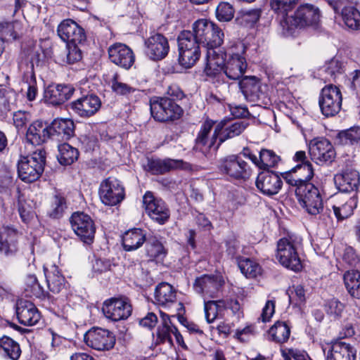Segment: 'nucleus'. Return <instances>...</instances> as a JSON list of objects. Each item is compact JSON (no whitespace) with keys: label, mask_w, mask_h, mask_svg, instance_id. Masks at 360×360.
Masks as SVG:
<instances>
[{"label":"nucleus","mask_w":360,"mask_h":360,"mask_svg":"<svg viewBox=\"0 0 360 360\" xmlns=\"http://www.w3.org/2000/svg\"><path fill=\"white\" fill-rule=\"evenodd\" d=\"M208 34L202 46L207 50L205 72L207 75H210L215 72L214 70H219L220 65L224 63V53H217L215 49L223 44L224 34L222 30L214 23Z\"/></svg>","instance_id":"7ed1b4c3"},{"label":"nucleus","mask_w":360,"mask_h":360,"mask_svg":"<svg viewBox=\"0 0 360 360\" xmlns=\"http://www.w3.org/2000/svg\"><path fill=\"white\" fill-rule=\"evenodd\" d=\"M302 240L295 234H288L277 242L276 258L285 268L298 272L302 269L299 255Z\"/></svg>","instance_id":"f03ea898"},{"label":"nucleus","mask_w":360,"mask_h":360,"mask_svg":"<svg viewBox=\"0 0 360 360\" xmlns=\"http://www.w3.org/2000/svg\"><path fill=\"white\" fill-rule=\"evenodd\" d=\"M357 206V198L356 194L349 198L344 204L340 206L333 205L334 214L338 220H343L348 218L353 214L354 210Z\"/></svg>","instance_id":"49530a36"},{"label":"nucleus","mask_w":360,"mask_h":360,"mask_svg":"<svg viewBox=\"0 0 360 360\" xmlns=\"http://www.w3.org/2000/svg\"><path fill=\"white\" fill-rule=\"evenodd\" d=\"M338 138L342 144L352 145L360 141V127H354L342 131L338 134Z\"/></svg>","instance_id":"864d4df0"},{"label":"nucleus","mask_w":360,"mask_h":360,"mask_svg":"<svg viewBox=\"0 0 360 360\" xmlns=\"http://www.w3.org/2000/svg\"><path fill=\"white\" fill-rule=\"evenodd\" d=\"M144 53L152 60L165 58L169 51V45L166 37L160 33H154L144 41Z\"/></svg>","instance_id":"f3484780"},{"label":"nucleus","mask_w":360,"mask_h":360,"mask_svg":"<svg viewBox=\"0 0 360 360\" xmlns=\"http://www.w3.org/2000/svg\"><path fill=\"white\" fill-rule=\"evenodd\" d=\"M25 292L26 296L39 298L44 295V289L39 283L34 274H29L25 281Z\"/></svg>","instance_id":"09e8293b"},{"label":"nucleus","mask_w":360,"mask_h":360,"mask_svg":"<svg viewBox=\"0 0 360 360\" xmlns=\"http://www.w3.org/2000/svg\"><path fill=\"white\" fill-rule=\"evenodd\" d=\"M214 22L206 19H200L195 21L193 25V37L195 40L200 46L206 41L207 35L210 32Z\"/></svg>","instance_id":"a19ab883"},{"label":"nucleus","mask_w":360,"mask_h":360,"mask_svg":"<svg viewBox=\"0 0 360 360\" xmlns=\"http://www.w3.org/2000/svg\"><path fill=\"white\" fill-rule=\"evenodd\" d=\"M261 14L260 8L242 10L239 12L236 21L240 25L251 27L259 21Z\"/></svg>","instance_id":"c03bdc74"},{"label":"nucleus","mask_w":360,"mask_h":360,"mask_svg":"<svg viewBox=\"0 0 360 360\" xmlns=\"http://www.w3.org/2000/svg\"><path fill=\"white\" fill-rule=\"evenodd\" d=\"M279 160V156L273 150L262 149L259 152V168L267 171L269 167H275Z\"/></svg>","instance_id":"3c124183"},{"label":"nucleus","mask_w":360,"mask_h":360,"mask_svg":"<svg viewBox=\"0 0 360 360\" xmlns=\"http://www.w3.org/2000/svg\"><path fill=\"white\" fill-rule=\"evenodd\" d=\"M57 32L59 37L65 42L77 44L85 39L83 29L70 19L63 20L58 25Z\"/></svg>","instance_id":"cd10ccee"},{"label":"nucleus","mask_w":360,"mask_h":360,"mask_svg":"<svg viewBox=\"0 0 360 360\" xmlns=\"http://www.w3.org/2000/svg\"><path fill=\"white\" fill-rule=\"evenodd\" d=\"M101 106L100 98L94 94L83 96L70 104L72 112L81 117H90L95 115Z\"/></svg>","instance_id":"a211bd4d"},{"label":"nucleus","mask_w":360,"mask_h":360,"mask_svg":"<svg viewBox=\"0 0 360 360\" xmlns=\"http://www.w3.org/2000/svg\"><path fill=\"white\" fill-rule=\"evenodd\" d=\"M23 80L27 84V98L30 101H32L36 98L38 93L33 61L31 62L30 70L25 73Z\"/></svg>","instance_id":"8fccbe9b"},{"label":"nucleus","mask_w":360,"mask_h":360,"mask_svg":"<svg viewBox=\"0 0 360 360\" xmlns=\"http://www.w3.org/2000/svg\"><path fill=\"white\" fill-rule=\"evenodd\" d=\"M0 349L3 350L4 355L12 360H17L20 356L21 350L19 345L7 336L0 338Z\"/></svg>","instance_id":"a18cd8bd"},{"label":"nucleus","mask_w":360,"mask_h":360,"mask_svg":"<svg viewBox=\"0 0 360 360\" xmlns=\"http://www.w3.org/2000/svg\"><path fill=\"white\" fill-rule=\"evenodd\" d=\"M344 63L337 58H332L326 63L324 72L332 79L341 75L344 72Z\"/></svg>","instance_id":"bf43d9fd"},{"label":"nucleus","mask_w":360,"mask_h":360,"mask_svg":"<svg viewBox=\"0 0 360 360\" xmlns=\"http://www.w3.org/2000/svg\"><path fill=\"white\" fill-rule=\"evenodd\" d=\"M321 13L318 7L311 4L300 6L293 13L285 20V25L288 30L294 27H303L317 24L320 20Z\"/></svg>","instance_id":"1a4fd4ad"},{"label":"nucleus","mask_w":360,"mask_h":360,"mask_svg":"<svg viewBox=\"0 0 360 360\" xmlns=\"http://www.w3.org/2000/svg\"><path fill=\"white\" fill-rule=\"evenodd\" d=\"M233 49H237L238 52L235 53L232 50L229 58H224V63L220 65V69L214 70L215 72L208 75L209 76L215 75L221 70L229 79L232 80H237L243 75L248 67L246 59L243 56L246 47L244 44L238 42Z\"/></svg>","instance_id":"0eeeda50"},{"label":"nucleus","mask_w":360,"mask_h":360,"mask_svg":"<svg viewBox=\"0 0 360 360\" xmlns=\"http://www.w3.org/2000/svg\"><path fill=\"white\" fill-rule=\"evenodd\" d=\"M78 150L68 143H63L58 146V160L61 165H70L77 160Z\"/></svg>","instance_id":"37998d69"},{"label":"nucleus","mask_w":360,"mask_h":360,"mask_svg":"<svg viewBox=\"0 0 360 360\" xmlns=\"http://www.w3.org/2000/svg\"><path fill=\"white\" fill-rule=\"evenodd\" d=\"M179 62L185 68H191L199 60L200 45L195 41L192 32L184 30L178 38Z\"/></svg>","instance_id":"423d86ee"},{"label":"nucleus","mask_w":360,"mask_h":360,"mask_svg":"<svg viewBox=\"0 0 360 360\" xmlns=\"http://www.w3.org/2000/svg\"><path fill=\"white\" fill-rule=\"evenodd\" d=\"M275 311V302L268 300L262 309L260 319L263 322L269 321Z\"/></svg>","instance_id":"774afa93"},{"label":"nucleus","mask_w":360,"mask_h":360,"mask_svg":"<svg viewBox=\"0 0 360 360\" xmlns=\"http://www.w3.org/2000/svg\"><path fill=\"white\" fill-rule=\"evenodd\" d=\"M214 124V122L211 120H207L203 122L195 139L196 148L205 154L211 150L214 151L217 150H214V148L217 147L215 143L217 139L219 137V133L222 130V128H224V125L222 123L218 124L214 127L212 136H210Z\"/></svg>","instance_id":"9b49d317"},{"label":"nucleus","mask_w":360,"mask_h":360,"mask_svg":"<svg viewBox=\"0 0 360 360\" xmlns=\"http://www.w3.org/2000/svg\"><path fill=\"white\" fill-rule=\"evenodd\" d=\"M225 309H226L225 300H204L205 319L209 323L216 320Z\"/></svg>","instance_id":"e433bc0d"},{"label":"nucleus","mask_w":360,"mask_h":360,"mask_svg":"<svg viewBox=\"0 0 360 360\" xmlns=\"http://www.w3.org/2000/svg\"><path fill=\"white\" fill-rule=\"evenodd\" d=\"M344 285L349 296L355 300H360V271L350 269L342 276Z\"/></svg>","instance_id":"473e14b6"},{"label":"nucleus","mask_w":360,"mask_h":360,"mask_svg":"<svg viewBox=\"0 0 360 360\" xmlns=\"http://www.w3.org/2000/svg\"><path fill=\"white\" fill-rule=\"evenodd\" d=\"M86 345L98 351H108L115 344V336L108 330L94 328L88 330L84 336Z\"/></svg>","instance_id":"ddd939ff"},{"label":"nucleus","mask_w":360,"mask_h":360,"mask_svg":"<svg viewBox=\"0 0 360 360\" xmlns=\"http://www.w3.org/2000/svg\"><path fill=\"white\" fill-rule=\"evenodd\" d=\"M223 284L224 281L220 276L203 275L195 279L194 289L206 300L217 297Z\"/></svg>","instance_id":"aec40b11"},{"label":"nucleus","mask_w":360,"mask_h":360,"mask_svg":"<svg viewBox=\"0 0 360 360\" xmlns=\"http://www.w3.org/2000/svg\"><path fill=\"white\" fill-rule=\"evenodd\" d=\"M173 328H175V326L172 324H164L158 327L157 335L161 342H168L170 345L172 344V334L173 333Z\"/></svg>","instance_id":"0e129e2a"},{"label":"nucleus","mask_w":360,"mask_h":360,"mask_svg":"<svg viewBox=\"0 0 360 360\" xmlns=\"http://www.w3.org/2000/svg\"><path fill=\"white\" fill-rule=\"evenodd\" d=\"M235 10L228 2H221L216 8V17L221 22H229L234 16Z\"/></svg>","instance_id":"4d7b16f0"},{"label":"nucleus","mask_w":360,"mask_h":360,"mask_svg":"<svg viewBox=\"0 0 360 360\" xmlns=\"http://www.w3.org/2000/svg\"><path fill=\"white\" fill-rule=\"evenodd\" d=\"M46 163V152L38 149L32 155L22 157L18 163L19 178L27 183L37 180L42 174Z\"/></svg>","instance_id":"20e7f679"},{"label":"nucleus","mask_w":360,"mask_h":360,"mask_svg":"<svg viewBox=\"0 0 360 360\" xmlns=\"http://www.w3.org/2000/svg\"><path fill=\"white\" fill-rule=\"evenodd\" d=\"M282 184L280 176L269 170L259 174L256 180L257 188L264 195L269 196L277 194L281 189Z\"/></svg>","instance_id":"393cba45"},{"label":"nucleus","mask_w":360,"mask_h":360,"mask_svg":"<svg viewBox=\"0 0 360 360\" xmlns=\"http://www.w3.org/2000/svg\"><path fill=\"white\" fill-rule=\"evenodd\" d=\"M26 139L32 145H40L49 139V126L41 121L34 122L28 127Z\"/></svg>","instance_id":"2f4dec72"},{"label":"nucleus","mask_w":360,"mask_h":360,"mask_svg":"<svg viewBox=\"0 0 360 360\" xmlns=\"http://www.w3.org/2000/svg\"><path fill=\"white\" fill-rule=\"evenodd\" d=\"M290 302L296 306L300 305L305 301V292L301 285H293L288 291Z\"/></svg>","instance_id":"052dcab7"},{"label":"nucleus","mask_w":360,"mask_h":360,"mask_svg":"<svg viewBox=\"0 0 360 360\" xmlns=\"http://www.w3.org/2000/svg\"><path fill=\"white\" fill-rule=\"evenodd\" d=\"M248 126V122L247 121L240 120L233 122L224 129L222 128V130L219 133V143L217 144V147L214 148V150H217L219 146L226 140L240 135Z\"/></svg>","instance_id":"c9c22d12"},{"label":"nucleus","mask_w":360,"mask_h":360,"mask_svg":"<svg viewBox=\"0 0 360 360\" xmlns=\"http://www.w3.org/2000/svg\"><path fill=\"white\" fill-rule=\"evenodd\" d=\"M18 250V233L13 229H7L0 234V253L8 256Z\"/></svg>","instance_id":"f704fd0d"},{"label":"nucleus","mask_w":360,"mask_h":360,"mask_svg":"<svg viewBox=\"0 0 360 360\" xmlns=\"http://www.w3.org/2000/svg\"><path fill=\"white\" fill-rule=\"evenodd\" d=\"M341 15L344 23L349 29L360 30V12L354 6L343 8Z\"/></svg>","instance_id":"ea45409f"},{"label":"nucleus","mask_w":360,"mask_h":360,"mask_svg":"<svg viewBox=\"0 0 360 360\" xmlns=\"http://www.w3.org/2000/svg\"><path fill=\"white\" fill-rule=\"evenodd\" d=\"M326 360H355L356 349L344 342L337 341L322 347Z\"/></svg>","instance_id":"b1692460"},{"label":"nucleus","mask_w":360,"mask_h":360,"mask_svg":"<svg viewBox=\"0 0 360 360\" xmlns=\"http://www.w3.org/2000/svg\"><path fill=\"white\" fill-rule=\"evenodd\" d=\"M239 86L245 99L250 102L258 101L264 94L261 81L255 76L243 78Z\"/></svg>","instance_id":"c85d7f7f"},{"label":"nucleus","mask_w":360,"mask_h":360,"mask_svg":"<svg viewBox=\"0 0 360 360\" xmlns=\"http://www.w3.org/2000/svg\"><path fill=\"white\" fill-rule=\"evenodd\" d=\"M299 0H270L271 9L278 16L283 18L282 23H284L286 18H288V13L291 12L297 6Z\"/></svg>","instance_id":"4c0bfd02"},{"label":"nucleus","mask_w":360,"mask_h":360,"mask_svg":"<svg viewBox=\"0 0 360 360\" xmlns=\"http://www.w3.org/2000/svg\"><path fill=\"white\" fill-rule=\"evenodd\" d=\"M146 241V234L141 229L127 231L122 237V245L126 251H133L140 248Z\"/></svg>","instance_id":"72a5a7b5"},{"label":"nucleus","mask_w":360,"mask_h":360,"mask_svg":"<svg viewBox=\"0 0 360 360\" xmlns=\"http://www.w3.org/2000/svg\"><path fill=\"white\" fill-rule=\"evenodd\" d=\"M338 189L343 193L356 191L360 184L359 172L353 167H347L334 176Z\"/></svg>","instance_id":"a878e982"},{"label":"nucleus","mask_w":360,"mask_h":360,"mask_svg":"<svg viewBox=\"0 0 360 360\" xmlns=\"http://www.w3.org/2000/svg\"><path fill=\"white\" fill-rule=\"evenodd\" d=\"M98 193L101 202L108 206L120 204L125 197L122 182L113 177H108L101 183Z\"/></svg>","instance_id":"9d476101"},{"label":"nucleus","mask_w":360,"mask_h":360,"mask_svg":"<svg viewBox=\"0 0 360 360\" xmlns=\"http://www.w3.org/2000/svg\"><path fill=\"white\" fill-rule=\"evenodd\" d=\"M342 102V93L338 86L328 84L321 89L319 105L321 113L325 117H333L337 115L341 109Z\"/></svg>","instance_id":"6e6552de"},{"label":"nucleus","mask_w":360,"mask_h":360,"mask_svg":"<svg viewBox=\"0 0 360 360\" xmlns=\"http://www.w3.org/2000/svg\"><path fill=\"white\" fill-rule=\"evenodd\" d=\"M143 204L146 213L160 224H165L169 218V210L165 202L154 197L151 192H146L143 197Z\"/></svg>","instance_id":"dca6fc26"},{"label":"nucleus","mask_w":360,"mask_h":360,"mask_svg":"<svg viewBox=\"0 0 360 360\" xmlns=\"http://www.w3.org/2000/svg\"><path fill=\"white\" fill-rule=\"evenodd\" d=\"M177 169L191 170L192 167L191 164L182 160L171 158L148 159L145 166V169L153 175L163 174Z\"/></svg>","instance_id":"6ab92c4d"},{"label":"nucleus","mask_w":360,"mask_h":360,"mask_svg":"<svg viewBox=\"0 0 360 360\" xmlns=\"http://www.w3.org/2000/svg\"><path fill=\"white\" fill-rule=\"evenodd\" d=\"M70 224L75 234L84 243L90 244L93 242L96 232L94 221L84 212H75L70 218Z\"/></svg>","instance_id":"4468645a"},{"label":"nucleus","mask_w":360,"mask_h":360,"mask_svg":"<svg viewBox=\"0 0 360 360\" xmlns=\"http://www.w3.org/2000/svg\"><path fill=\"white\" fill-rule=\"evenodd\" d=\"M117 78L118 75L115 74L112 79V89L114 92L122 96H129L136 91L127 84L118 81Z\"/></svg>","instance_id":"680f3d73"},{"label":"nucleus","mask_w":360,"mask_h":360,"mask_svg":"<svg viewBox=\"0 0 360 360\" xmlns=\"http://www.w3.org/2000/svg\"><path fill=\"white\" fill-rule=\"evenodd\" d=\"M309 153L313 160L319 162H331L335 152L330 142L326 139H314L309 143Z\"/></svg>","instance_id":"4be33fe9"},{"label":"nucleus","mask_w":360,"mask_h":360,"mask_svg":"<svg viewBox=\"0 0 360 360\" xmlns=\"http://www.w3.org/2000/svg\"><path fill=\"white\" fill-rule=\"evenodd\" d=\"M219 169L224 174L236 179H247L251 174L248 164L237 155H229L222 159Z\"/></svg>","instance_id":"2eb2a0df"},{"label":"nucleus","mask_w":360,"mask_h":360,"mask_svg":"<svg viewBox=\"0 0 360 360\" xmlns=\"http://www.w3.org/2000/svg\"><path fill=\"white\" fill-rule=\"evenodd\" d=\"M49 290L53 293H59L65 287V278L56 266H51L50 271H45Z\"/></svg>","instance_id":"58836bf2"},{"label":"nucleus","mask_w":360,"mask_h":360,"mask_svg":"<svg viewBox=\"0 0 360 360\" xmlns=\"http://www.w3.org/2000/svg\"><path fill=\"white\" fill-rule=\"evenodd\" d=\"M102 311L107 319L118 321L131 314L132 307L126 297H112L104 302Z\"/></svg>","instance_id":"f8f14e48"},{"label":"nucleus","mask_w":360,"mask_h":360,"mask_svg":"<svg viewBox=\"0 0 360 360\" xmlns=\"http://www.w3.org/2000/svg\"><path fill=\"white\" fill-rule=\"evenodd\" d=\"M155 303L165 308L170 307L176 302V292L173 286L167 283H161L157 285L154 292Z\"/></svg>","instance_id":"7c9ffc66"},{"label":"nucleus","mask_w":360,"mask_h":360,"mask_svg":"<svg viewBox=\"0 0 360 360\" xmlns=\"http://www.w3.org/2000/svg\"><path fill=\"white\" fill-rule=\"evenodd\" d=\"M19 26L18 22H0V38L4 42L5 40L16 39L18 33L16 28Z\"/></svg>","instance_id":"6e6d98bb"},{"label":"nucleus","mask_w":360,"mask_h":360,"mask_svg":"<svg viewBox=\"0 0 360 360\" xmlns=\"http://www.w3.org/2000/svg\"><path fill=\"white\" fill-rule=\"evenodd\" d=\"M152 117L160 122H174L184 114L182 108L169 97H153L150 100Z\"/></svg>","instance_id":"39448f33"},{"label":"nucleus","mask_w":360,"mask_h":360,"mask_svg":"<svg viewBox=\"0 0 360 360\" xmlns=\"http://www.w3.org/2000/svg\"><path fill=\"white\" fill-rule=\"evenodd\" d=\"M110 60L116 65L129 70L135 61V56L128 46L122 43H115L108 48Z\"/></svg>","instance_id":"412c9836"},{"label":"nucleus","mask_w":360,"mask_h":360,"mask_svg":"<svg viewBox=\"0 0 360 360\" xmlns=\"http://www.w3.org/2000/svg\"><path fill=\"white\" fill-rule=\"evenodd\" d=\"M30 114L25 111H17L13 113V124L17 129H20L26 126L30 121Z\"/></svg>","instance_id":"69168bd1"},{"label":"nucleus","mask_w":360,"mask_h":360,"mask_svg":"<svg viewBox=\"0 0 360 360\" xmlns=\"http://www.w3.org/2000/svg\"><path fill=\"white\" fill-rule=\"evenodd\" d=\"M342 259L350 266H356L360 262V257L352 247H347L345 249Z\"/></svg>","instance_id":"338daca9"},{"label":"nucleus","mask_w":360,"mask_h":360,"mask_svg":"<svg viewBox=\"0 0 360 360\" xmlns=\"http://www.w3.org/2000/svg\"><path fill=\"white\" fill-rule=\"evenodd\" d=\"M49 139L56 141H64L74 135L75 124L70 119H55L49 126Z\"/></svg>","instance_id":"bb28decb"},{"label":"nucleus","mask_w":360,"mask_h":360,"mask_svg":"<svg viewBox=\"0 0 360 360\" xmlns=\"http://www.w3.org/2000/svg\"><path fill=\"white\" fill-rule=\"evenodd\" d=\"M66 208L67 205L65 198L60 194H56L52 199L49 214L52 218H60L63 216Z\"/></svg>","instance_id":"5fc2aeb1"},{"label":"nucleus","mask_w":360,"mask_h":360,"mask_svg":"<svg viewBox=\"0 0 360 360\" xmlns=\"http://www.w3.org/2000/svg\"><path fill=\"white\" fill-rule=\"evenodd\" d=\"M75 88L70 85L57 84L49 85L44 91V101L53 106L63 104L72 96Z\"/></svg>","instance_id":"5701e85b"},{"label":"nucleus","mask_w":360,"mask_h":360,"mask_svg":"<svg viewBox=\"0 0 360 360\" xmlns=\"http://www.w3.org/2000/svg\"><path fill=\"white\" fill-rule=\"evenodd\" d=\"M347 85L356 95L360 94V70H354L349 73Z\"/></svg>","instance_id":"e2e57ef3"},{"label":"nucleus","mask_w":360,"mask_h":360,"mask_svg":"<svg viewBox=\"0 0 360 360\" xmlns=\"http://www.w3.org/2000/svg\"><path fill=\"white\" fill-rule=\"evenodd\" d=\"M345 309V305L338 299L333 298L325 304L326 314L334 319H339Z\"/></svg>","instance_id":"13d9d810"},{"label":"nucleus","mask_w":360,"mask_h":360,"mask_svg":"<svg viewBox=\"0 0 360 360\" xmlns=\"http://www.w3.org/2000/svg\"><path fill=\"white\" fill-rule=\"evenodd\" d=\"M269 334L274 342L283 343L290 338V328L285 322L276 321L269 329Z\"/></svg>","instance_id":"79ce46f5"},{"label":"nucleus","mask_w":360,"mask_h":360,"mask_svg":"<svg viewBox=\"0 0 360 360\" xmlns=\"http://www.w3.org/2000/svg\"><path fill=\"white\" fill-rule=\"evenodd\" d=\"M146 252L150 258L162 259L167 255L163 245L156 238L149 239L146 245Z\"/></svg>","instance_id":"603ef678"},{"label":"nucleus","mask_w":360,"mask_h":360,"mask_svg":"<svg viewBox=\"0 0 360 360\" xmlns=\"http://www.w3.org/2000/svg\"><path fill=\"white\" fill-rule=\"evenodd\" d=\"M238 265L241 273L247 278H255L262 273L259 264L248 258L240 259Z\"/></svg>","instance_id":"de8ad7c7"},{"label":"nucleus","mask_w":360,"mask_h":360,"mask_svg":"<svg viewBox=\"0 0 360 360\" xmlns=\"http://www.w3.org/2000/svg\"><path fill=\"white\" fill-rule=\"evenodd\" d=\"M16 314L19 322L25 326H33L40 319L38 309L28 300H20L17 302Z\"/></svg>","instance_id":"c756f323"},{"label":"nucleus","mask_w":360,"mask_h":360,"mask_svg":"<svg viewBox=\"0 0 360 360\" xmlns=\"http://www.w3.org/2000/svg\"><path fill=\"white\" fill-rule=\"evenodd\" d=\"M300 170H307L304 179L294 178L291 175L285 177L286 182L295 188V195L300 206L311 215L316 216L323 210V200L321 191L309 182L314 176V169L311 164L305 163L298 167Z\"/></svg>","instance_id":"f257e3e1"}]
</instances>
